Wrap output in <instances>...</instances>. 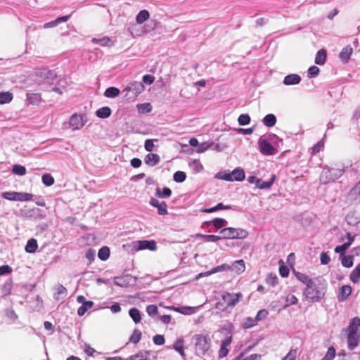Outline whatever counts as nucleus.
<instances>
[{
	"label": "nucleus",
	"mask_w": 360,
	"mask_h": 360,
	"mask_svg": "<svg viewBox=\"0 0 360 360\" xmlns=\"http://www.w3.org/2000/svg\"><path fill=\"white\" fill-rule=\"evenodd\" d=\"M327 286L325 282L313 281L304 290V296L309 302H319L325 296Z\"/></svg>",
	"instance_id": "f257e3e1"
},
{
	"label": "nucleus",
	"mask_w": 360,
	"mask_h": 360,
	"mask_svg": "<svg viewBox=\"0 0 360 360\" xmlns=\"http://www.w3.org/2000/svg\"><path fill=\"white\" fill-rule=\"evenodd\" d=\"M344 171L338 168H330L327 166L323 168L319 180L321 184H327L339 179Z\"/></svg>",
	"instance_id": "f03ea898"
},
{
	"label": "nucleus",
	"mask_w": 360,
	"mask_h": 360,
	"mask_svg": "<svg viewBox=\"0 0 360 360\" xmlns=\"http://www.w3.org/2000/svg\"><path fill=\"white\" fill-rule=\"evenodd\" d=\"M197 354L203 356L210 349L211 343L208 335L197 334L193 337Z\"/></svg>",
	"instance_id": "7ed1b4c3"
},
{
	"label": "nucleus",
	"mask_w": 360,
	"mask_h": 360,
	"mask_svg": "<svg viewBox=\"0 0 360 360\" xmlns=\"http://www.w3.org/2000/svg\"><path fill=\"white\" fill-rule=\"evenodd\" d=\"M217 177L228 181H242L245 179V174L243 169L237 168L231 172H219L217 174Z\"/></svg>",
	"instance_id": "20e7f679"
},
{
	"label": "nucleus",
	"mask_w": 360,
	"mask_h": 360,
	"mask_svg": "<svg viewBox=\"0 0 360 360\" xmlns=\"http://www.w3.org/2000/svg\"><path fill=\"white\" fill-rule=\"evenodd\" d=\"M145 89L144 85L141 82L134 81L124 89L125 96L131 98H136Z\"/></svg>",
	"instance_id": "39448f33"
},
{
	"label": "nucleus",
	"mask_w": 360,
	"mask_h": 360,
	"mask_svg": "<svg viewBox=\"0 0 360 360\" xmlns=\"http://www.w3.org/2000/svg\"><path fill=\"white\" fill-rule=\"evenodd\" d=\"M87 120L84 114L74 113L69 120V127L72 130L82 129L86 123Z\"/></svg>",
	"instance_id": "423d86ee"
},
{
	"label": "nucleus",
	"mask_w": 360,
	"mask_h": 360,
	"mask_svg": "<svg viewBox=\"0 0 360 360\" xmlns=\"http://www.w3.org/2000/svg\"><path fill=\"white\" fill-rule=\"evenodd\" d=\"M259 149L265 155H274L278 153V149L273 146L268 140L260 138L258 141Z\"/></svg>",
	"instance_id": "0eeeda50"
},
{
	"label": "nucleus",
	"mask_w": 360,
	"mask_h": 360,
	"mask_svg": "<svg viewBox=\"0 0 360 360\" xmlns=\"http://www.w3.org/2000/svg\"><path fill=\"white\" fill-rule=\"evenodd\" d=\"M276 178V175L272 174L269 181H263L261 179L250 176H249V184H255L256 188L259 189H269L274 183Z\"/></svg>",
	"instance_id": "6e6552de"
},
{
	"label": "nucleus",
	"mask_w": 360,
	"mask_h": 360,
	"mask_svg": "<svg viewBox=\"0 0 360 360\" xmlns=\"http://www.w3.org/2000/svg\"><path fill=\"white\" fill-rule=\"evenodd\" d=\"M221 238H239L245 236V231L234 228H225L220 231Z\"/></svg>",
	"instance_id": "1a4fd4ad"
},
{
	"label": "nucleus",
	"mask_w": 360,
	"mask_h": 360,
	"mask_svg": "<svg viewBox=\"0 0 360 360\" xmlns=\"http://www.w3.org/2000/svg\"><path fill=\"white\" fill-rule=\"evenodd\" d=\"M241 296L240 294H231L229 292H224L221 295L223 303L224 304V308H227L229 307H232L236 305V304L238 302L239 297Z\"/></svg>",
	"instance_id": "9d476101"
},
{
	"label": "nucleus",
	"mask_w": 360,
	"mask_h": 360,
	"mask_svg": "<svg viewBox=\"0 0 360 360\" xmlns=\"http://www.w3.org/2000/svg\"><path fill=\"white\" fill-rule=\"evenodd\" d=\"M359 337V333L347 332V343L349 350H353L357 347Z\"/></svg>",
	"instance_id": "9b49d317"
},
{
	"label": "nucleus",
	"mask_w": 360,
	"mask_h": 360,
	"mask_svg": "<svg viewBox=\"0 0 360 360\" xmlns=\"http://www.w3.org/2000/svg\"><path fill=\"white\" fill-rule=\"evenodd\" d=\"M150 204L155 207H157L158 209V212L159 214L160 215H165L168 213L167 212V203L165 202H160L158 200H157L156 198H151L150 201Z\"/></svg>",
	"instance_id": "f8f14e48"
},
{
	"label": "nucleus",
	"mask_w": 360,
	"mask_h": 360,
	"mask_svg": "<svg viewBox=\"0 0 360 360\" xmlns=\"http://www.w3.org/2000/svg\"><path fill=\"white\" fill-rule=\"evenodd\" d=\"M352 293V287L349 285H342L338 292V299L340 302H344Z\"/></svg>",
	"instance_id": "ddd939ff"
},
{
	"label": "nucleus",
	"mask_w": 360,
	"mask_h": 360,
	"mask_svg": "<svg viewBox=\"0 0 360 360\" xmlns=\"http://www.w3.org/2000/svg\"><path fill=\"white\" fill-rule=\"evenodd\" d=\"M301 77L297 74H290L284 77L283 83L286 86L298 84L301 82Z\"/></svg>",
	"instance_id": "4468645a"
},
{
	"label": "nucleus",
	"mask_w": 360,
	"mask_h": 360,
	"mask_svg": "<svg viewBox=\"0 0 360 360\" xmlns=\"http://www.w3.org/2000/svg\"><path fill=\"white\" fill-rule=\"evenodd\" d=\"M232 341V338L231 336L226 338L221 343L220 349L219 351V357L223 358L225 357L228 353L229 349L228 347L230 345Z\"/></svg>",
	"instance_id": "2eb2a0df"
},
{
	"label": "nucleus",
	"mask_w": 360,
	"mask_h": 360,
	"mask_svg": "<svg viewBox=\"0 0 360 360\" xmlns=\"http://www.w3.org/2000/svg\"><path fill=\"white\" fill-rule=\"evenodd\" d=\"M160 160V156L155 153H148L144 158V162L148 166H155L159 163Z\"/></svg>",
	"instance_id": "dca6fc26"
},
{
	"label": "nucleus",
	"mask_w": 360,
	"mask_h": 360,
	"mask_svg": "<svg viewBox=\"0 0 360 360\" xmlns=\"http://www.w3.org/2000/svg\"><path fill=\"white\" fill-rule=\"evenodd\" d=\"M348 200L352 203L358 204L360 202V191L354 186L352 188L347 196Z\"/></svg>",
	"instance_id": "f3484780"
},
{
	"label": "nucleus",
	"mask_w": 360,
	"mask_h": 360,
	"mask_svg": "<svg viewBox=\"0 0 360 360\" xmlns=\"http://www.w3.org/2000/svg\"><path fill=\"white\" fill-rule=\"evenodd\" d=\"M139 243V250H145L148 249L149 250H155L157 248L156 243L154 240H140L138 241Z\"/></svg>",
	"instance_id": "a211bd4d"
},
{
	"label": "nucleus",
	"mask_w": 360,
	"mask_h": 360,
	"mask_svg": "<svg viewBox=\"0 0 360 360\" xmlns=\"http://www.w3.org/2000/svg\"><path fill=\"white\" fill-rule=\"evenodd\" d=\"M353 52V49L350 46L344 47L340 53L339 57L344 62L347 63Z\"/></svg>",
	"instance_id": "6ab92c4d"
},
{
	"label": "nucleus",
	"mask_w": 360,
	"mask_h": 360,
	"mask_svg": "<svg viewBox=\"0 0 360 360\" xmlns=\"http://www.w3.org/2000/svg\"><path fill=\"white\" fill-rule=\"evenodd\" d=\"M267 315H268V311L266 309L259 310L257 313L255 320L249 318V328L254 326L256 324L257 321H261V320L266 319Z\"/></svg>",
	"instance_id": "aec40b11"
},
{
	"label": "nucleus",
	"mask_w": 360,
	"mask_h": 360,
	"mask_svg": "<svg viewBox=\"0 0 360 360\" xmlns=\"http://www.w3.org/2000/svg\"><path fill=\"white\" fill-rule=\"evenodd\" d=\"M231 271L240 274L243 272L245 270V264L244 260L240 259L234 262L231 266Z\"/></svg>",
	"instance_id": "412c9836"
},
{
	"label": "nucleus",
	"mask_w": 360,
	"mask_h": 360,
	"mask_svg": "<svg viewBox=\"0 0 360 360\" xmlns=\"http://www.w3.org/2000/svg\"><path fill=\"white\" fill-rule=\"evenodd\" d=\"M173 348L182 356L185 357L186 354L184 352V340L182 338L177 339L174 345Z\"/></svg>",
	"instance_id": "4be33fe9"
},
{
	"label": "nucleus",
	"mask_w": 360,
	"mask_h": 360,
	"mask_svg": "<svg viewBox=\"0 0 360 360\" xmlns=\"http://www.w3.org/2000/svg\"><path fill=\"white\" fill-rule=\"evenodd\" d=\"M360 319L359 317H354L351 320L349 326L346 329V331L358 333Z\"/></svg>",
	"instance_id": "5701e85b"
},
{
	"label": "nucleus",
	"mask_w": 360,
	"mask_h": 360,
	"mask_svg": "<svg viewBox=\"0 0 360 360\" xmlns=\"http://www.w3.org/2000/svg\"><path fill=\"white\" fill-rule=\"evenodd\" d=\"M347 223L350 226H357L360 223V219L354 212H349L345 217Z\"/></svg>",
	"instance_id": "b1692460"
},
{
	"label": "nucleus",
	"mask_w": 360,
	"mask_h": 360,
	"mask_svg": "<svg viewBox=\"0 0 360 360\" xmlns=\"http://www.w3.org/2000/svg\"><path fill=\"white\" fill-rule=\"evenodd\" d=\"M111 109L109 107L105 106L98 109L96 112V115L100 118L105 119L109 117L111 115Z\"/></svg>",
	"instance_id": "393cba45"
},
{
	"label": "nucleus",
	"mask_w": 360,
	"mask_h": 360,
	"mask_svg": "<svg viewBox=\"0 0 360 360\" xmlns=\"http://www.w3.org/2000/svg\"><path fill=\"white\" fill-rule=\"evenodd\" d=\"M67 295V289L62 285L56 288V292L54 294V298L57 300L64 299Z\"/></svg>",
	"instance_id": "a878e982"
},
{
	"label": "nucleus",
	"mask_w": 360,
	"mask_h": 360,
	"mask_svg": "<svg viewBox=\"0 0 360 360\" xmlns=\"http://www.w3.org/2000/svg\"><path fill=\"white\" fill-rule=\"evenodd\" d=\"M326 60V51L324 49L319 50L315 57V63L317 65H323Z\"/></svg>",
	"instance_id": "bb28decb"
},
{
	"label": "nucleus",
	"mask_w": 360,
	"mask_h": 360,
	"mask_svg": "<svg viewBox=\"0 0 360 360\" xmlns=\"http://www.w3.org/2000/svg\"><path fill=\"white\" fill-rule=\"evenodd\" d=\"M38 248L37 242L35 239H30L25 246V251L28 253H34Z\"/></svg>",
	"instance_id": "cd10ccee"
},
{
	"label": "nucleus",
	"mask_w": 360,
	"mask_h": 360,
	"mask_svg": "<svg viewBox=\"0 0 360 360\" xmlns=\"http://www.w3.org/2000/svg\"><path fill=\"white\" fill-rule=\"evenodd\" d=\"M27 100L32 105H38L41 101V96L38 93H31L27 95Z\"/></svg>",
	"instance_id": "c85d7f7f"
},
{
	"label": "nucleus",
	"mask_w": 360,
	"mask_h": 360,
	"mask_svg": "<svg viewBox=\"0 0 360 360\" xmlns=\"http://www.w3.org/2000/svg\"><path fill=\"white\" fill-rule=\"evenodd\" d=\"M263 123L265 126L271 127L276 123V117L274 114H268L263 118Z\"/></svg>",
	"instance_id": "c756f323"
},
{
	"label": "nucleus",
	"mask_w": 360,
	"mask_h": 360,
	"mask_svg": "<svg viewBox=\"0 0 360 360\" xmlns=\"http://www.w3.org/2000/svg\"><path fill=\"white\" fill-rule=\"evenodd\" d=\"M13 98V95L9 91L0 93V104L4 105L9 103Z\"/></svg>",
	"instance_id": "7c9ffc66"
},
{
	"label": "nucleus",
	"mask_w": 360,
	"mask_h": 360,
	"mask_svg": "<svg viewBox=\"0 0 360 360\" xmlns=\"http://www.w3.org/2000/svg\"><path fill=\"white\" fill-rule=\"evenodd\" d=\"M94 303L92 301H87L82 304L77 309V314L79 316H83L89 309L93 307Z\"/></svg>",
	"instance_id": "2f4dec72"
},
{
	"label": "nucleus",
	"mask_w": 360,
	"mask_h": 360,
	"mask_svg": "<svg viewBox=\"0 0 360 360\" xmlns=\"http://www.w3.org/2000/svg\"><path fill=\"white\" fill-rule=\"evenodd\" d=\"M149 17V12L147 10H142L136 15V21L138 24H142L146 21Z\"/></svg>",
	"instance_id": "473e14b6"
},
{
	"label": "nucleus",
	"mask_w": 360,
	"mask_h": 360,
	"mask_svg": "<svg viewBox=\"0 0 360 360\" xmlns=\"http://www.w3.org/2000/svg\"><path fill=\"white\" fill-rule=\"evenodd\" d=\"M349 278L354 283H357L360 279V263L354 268L349 275Z\"/></svg>",
	"instance_id": "72a5a7b5"
},
{
	"label": "nucleus",
	"mask_w": 360,
	"mask_h": 360,
	"mask_svg": "<svg viewBox=\"0 0 360 360\" xmlns=\"http://www.w3.org/2000/svg\"><path fill=\"white\" fill-rule=\"evenodd\" d=\"M295 276L300 282L304 283L306 287L310 283L311 284V282L313 281V280L310 278L307 275L300 272H296Z\"/></svg>",
	"instance_id": "f704fd0d"
},
{
	"label": "nucleus",
	"mask_w": 360,
	"mask_h": 360,
	"mask_svg": "<svg viewBox=\"0 0 360 360\" xmlns=\"http://www.w3.org/2000/svg\"><path fill=\"white\" fill-rule=\"evenodd\" d=\"M171 195H172V191L170 188H169L167 187L163 188L162 191H161V189L160 188H156V195L158 198H169L171 196Z\"/></svg>",
	"instance_id": "c9c22d12"
},
{
	"label": "nucleus",
	"mask_w": 360,
	"mask_h": 360,
	"mask_svg": "<svg viewBox=\"0 0 360 360\" xmlns=\"http://www.w3.org/2000/svg\"><path fill=\"white\" fill-rule=\"evenodd\" d=\"M33 195L32 193L17 192L16 201H31Z\"/></svg>",
	"instance_id": "e433bc0d"
},
{
	"label": "nucleus",
	"mask_w": 360,
	"mask_h": 360,
	"mask_svg": "<svg viewBox=\"0 0 360 360\" xmlns=\"http://www.w3.org/2000/svg\"><path fill=\"white\" fill-rule=\"evenodd\" d=\"M231 208V205H224L221 202H220V203H218L216 206H214L213 207L203 210L202 212H205V213H211V212H214L217 210H229Z\"/></svg>",
	"instance_id": "4c0bfd02"
},
{
	"label": "nucleus",
	"mask_w": 360,
	"mask_h": 360,
	"mask_svg": "<svg viewBox=\"0 0 360 360\" xmlns=\"http://www.w3.org/2000/svg\"><path fill=\"white\" fill-rule=\"evenodd\" d=\"M130 317L133 319V321L138 323L141 320L140 311L136 308H131L129 311Z\"/></svg>",
	"instance_id": "58836bf2"
},
{
	"label": "nucleus",
	"mask_w": 360,
	"mask_h": 360,
	"mask_svg": "<svg viewBox=\"0 0 360 360\" xmlns=\"http://www.w3.org/2000/svg\"><path fill=\"white\" fill-rule=\"evenodd\" d=\"M341 257L342 265L346 268H349L353 266L354 257L352 255H344Z\"/></svg>",
	"instance_id": "ea45409f"
},
{
	"label": "nucleus",
	"mask_w": 360,
	"mask_h": 360,
	"mask_svg": "<svg viewBox=\"0 0 360 360\" xmlns=\"http://www.w3.org/2000/svg\"><path fill=\"white\" fill-rule=\"evenodd\" d=\"M120 94V90L116 87H109L105 89L104 95L108 98H115Z\"/></svg>",
	"instance_id": "a19ab883"
},
{
	"label": "nucleus",
	"mask_w": 360,
	"mask_h": 360,
	"mask_svg": "<svg viewBox=\"0 0 360 360\" xmlns=\"http://www.w3.org/2000/svg\"><path fill=\"white\" fill-rule=\"evenodd\" d=\"M110 256V249L109 248L106 246H103L101 248L98 252V257L101 260L105 261L107 259H108Z\"/></svg>",
	"instance_id": "79ce46f5"
},
{
	"label": "nucleus",
	"mask_w": 360,
	"mask_h": 360,
	"mask_svg": "<svg viewBox=\"0 0 360 360\" xmlns=\"http://www.w3.org/2000/svg\"><path fill=\"white\" fill-rule=\"evenodd\" d=\"M137 109L139 113H148L152 110V106L149 103H144L137 105Z\"/></svg>",
	"instance_id": "37998d69"
},
{
	"label": "nucleus",
	"mask_w": 360,
	"mask_h": 360,
	"mask_svg": "<svg viewBox=\"0 0 360 360\" xmlns=\"http://www.w3.org/2000/svg\"><path fill=\"white\" fill-rule=\"evenodd\" d=\"M268 141H271L272 143L275 145L274 147H280L283 145V140L280 139L278 136L274 134H271L268 136Z\"/></svg>",
	"instance_id": "c03bdc74"
},
{
	"label": "nucleus",
	"mask_w": 360,
	"mask_h": 360,
	"mask_svg": "<svg viewBox=\"0 0 360 360\" xmlns=\"http://www.w3.org/2000/svg\"><path fill=\"white\" fill-rule=\"evenodd\" d=\"M141 332L138 329H135L129 338V341L132 343L136 344L141 339Z\"/></svg>",
	"instance_id": "a18cd8bd"
},
{
	"label": "nucleus",
	"mask_w": 360,
	"mask_h": 360,
	"mask_svg": "<svg viewBox=\"0 0 360 360\" xmlns=\"http://www.w3.org/2000/svg\"><path fill=\"white\" fill-rule=\"evenodd\" d=\"M278 278L275 274H269L266 277V283L271 286L278 284Z\"/></svg>",
	"instance_id": "49530a36"
},
{
	"label": "nucleus",
	"mask_w": 360,
	"mask_h": 360,
	"mask_svg": "<svg viewBox=\"0 0 360 360\" xmlns=\"http://www.w3.org/2000/svg\"><path fill=\"white\" fill-rule=\"evenodd\" d=\"M43 184L46 186H51L54 184V178L50 174H45L42 176Z\"/></svg>",
	"instance_id": "de8ad7c7"
},
{
	"label": "nucleus",
	"mask_w": 360,
	"mask_h": 360,
	"mask_svg": "<svg viewBox=\"0 0 360 360\" xmlns=\"http://www.w3.org/2000/svg\"><path fill=\"white\" fill-rule=\"evenodd\" d=\"M13 173L19 176H23L26 174V168L24 166L15 165L12 169Z\"/></svg>",
	"instance_id": "09e8293b"
},
{
	"label": "nucleus",
	"mask_w": 360,
	"mask_h": 360,
	"mask_svg": "<svg viewBox=\"0 0 360 360\" xmlns=\"http://www.w3.org/2000/svg\"><path fill=\"white\" fill-rule=\"evenodd\" d=\"M201 237L203 238L204 241L207 243H215L221 238L220 236L215 235H202Z\"/></svg>",
	"instance_id": "8fccbe9b"
},
{
	"label": "nucleus",
	"mask_w": 360,
	"mask_h": 360,
	"mask_svg": "<svg viewBox=\"0 0 360 360\" xmlns=\"http://www.w3.org/2000/svg\"><path fill=\"white\" fill-rule=\"evenodd\" d=\"M173 178L174 181L181 183L185 181L186 175L185 172L178 171L174 173Z\"/></svg>",
	"instance_id": "3c124183"
},
{
	"label": "nucleus",
	"mask_w": 360,
	"mask_h": 360,
	"mask_svg": "<svg viewBox=\"0 0 360 360\" xmlns=\"http://www.w3.org/2000/svg\"><path fill=\"white\" fill-rule=\"evenodd\" d=\"M349 248V243H343L341 245H338L335 248V252L339 253L340 257L345 255V251Z\"/></svg>",
	"instance_id": "603ef678"
},
{
	"label": "nucleus",
	"mask_w": 360,
	"mask_h": 360,
	"mask_svg": "<svg viewBox=\"0 0 360 360\" xmlns=\"http://www.w3.org/2000/svg\"><path fill=\"white\" fill-rule=\"evenodd\" d=\"M212 223L216 229H219L225 226L226 221L225 219L221 218H215L212 221Z\"/></svg>",
	"instance_id": "864d4df0"
},
{
	"label": "nucleus",
	"mask_w": 360,
	"mask_h": 360,
	"mask_svg": "<svg viewBox=\"0 0 360 360\" xmlns=\"http://www.w3.org/2000/svg\"><path fill=\"white\" fill-rule=\"evenodd\" d=\"M324 143L323 140L317 142L311 148V153L315 155L323 149Z\"/></svg>",
	"instance_id": "5fc2aeb1"
},
{
	"label": "nucleus",
	"mask_w": 360,
	"mask_h": 360,
	"mask_svg": "<svg viewBox=\"0 0 360 360\" xmlns=\"http://www.w3.org/2000/svg\"><path fill=\"white\" fill-rule=\"evenodd\" d=\"M320 72V69L315 65L311 66L307 71V75L309 77H315Z\"/></svg>",
	"instance_id": "6e6d98bb"
},
{
	"label": "nucleus",
	"mask_w": 360,
	"mask_h": 360,
	"mask_svg": "<svg viewBox=\"0 0 360 360\" xmlns=\"http://www.w3.org/2000/svg\"><path fill=\"white\" fill-rule=\"evenodd\" d=\"M155 141H157V139H155ZM153 142L154 139H147L145 141L144 148L148 152H152L154 150L155 145Z\"/></svg>",
	"instance_id": "4d7b16f0"
},
{
	"label": "nucleus",
	"mask_w": 360,
	"mask_h": 360,
	"mask_svg": "<svg viewBox=\"0 0 360 360\" xmlns=\"http://www.w3.org/2000/svg\"><path fill=\"white\" fill-rule=\"evenodd\" d=\"M92 42L101 44L102 46H108L110 42V39L108 37H103L102 39L94 38L92 39Z\"/></svg>",
	"instance_id": "13d9d810"
},
{
	"label": "nucleus",
	"mask_w": 360,
	"mask_h": 360,
	"mask_svg": "<svg viewBox=\"0 0 360 360\" xmlns=\"http://www.w3.org/2000/svg\"><path fill=\"white\" fill-rule=\"evenodd\" d=\"M1 195L6 200L16 201L17 192H4Z\"/></svg>",
	"instance_id": "bf43d9fd"
},
{
	"label": "nucleus",
	"mask_w": 360,
	"mask_h": 360,
	"mask_svg": "<svg viewBox=\"0 0 360 360\" xmlns=\"http://www.w3.org/2000/svg\"><path fill=\"white\" fill-rule=\"evenodd\" d=\"M335 356V350L333 347H330L326 356L321 360H333Z\"/></svg>",
	"instance_id": "052dcab7"
},
{
	"label": "nucleus",
	"mask_w": 360,
	"mask_h": 360,
	"mask_svg": "<svg viewBox=\"0 0 360 360\" xmlns=\"http://www.w3.org/2000/svg\"><path fill=\"white\" fill-rule=\"evenodd\" d=\"M297 298L294 295H288L287 297H286V299H285V302H286V304H285V307H288V306H290V305H292V304H295L297 303Z\"/></svg>",
	"instance_id": "680f3d73"
},
{
	"label": "nucleus",
	"mask_w": 360,
	"mask_h": 360,
	"mask_svg": "<svg viewBox=\"0 0 360 360\" xmlns=\"http://www.w3.org/2000/svg\"><path fill=\"white\" fill-rule=\"evenodd\" d=\"M146 311L149 316H155L158 312V308L155 304H150L147 307Z\"/></svg>",
	"instance_id": "e2e57ef3"
},
{
	"label": "nucleus",
	"mask_w": 360,
	"mask_h": 360,
	"mask_svg": "<svg viewBox=\"0 0 360 360\" xmlns=\"http://www.w3.org/2000/svg\"><path fill=\"white\" fill-rule=\"evenodd\" d=\"M153 342L157 345H162L165 344V340L162 335H155L153 338Z\"/></svg>",
	"instance_id": "0e129e2a"
},
{
	"label": "nucleus",
	"mask_w": 360,
	"mask_h": 360,
	"mask_svg": "<svg viewBox=\"0 0 360 360\" xmlns=\"http://www.w3.org/2000/svg\"><path fill=\"white\" fill-rule=\"evenodd\" d=\"M320 260L321 264L327 265L330 261V257L327 253L322 252L320 255Z\"/></svg>",
	"instance_id": "69168bd1"
},
{
	"label": "nucleus",
	"mask_w": 360,
	"mask_h": 360,
	"mask_svg": "<svg viewBox=\"0 0 360 360\" xmlns=\"http://www.w3.org/2000/svg\"><path fill=\"white\" fill-rule=\"evenodd\" d=\"M129 360H149L146 354L143 353H139L135 355H132L129 358Z\"/></svg>",
	"instance_id": "338daca9"
},
{
	"label": "nucleus",
	"mask_w": 360,
	"mask_h": 360,
	"mask_svg": "<svg viewBox=\"0 0 360 360\" xmlns=\"http://www.w3.org/2000/svg\"><path fill=\"white\" fill-rule=\"evenodd\" d=\"M297 356L296 349H290L288 354L283 359V360H295Z\"/></svg>",
	"instance_id": "774afa93"
}]
</instances>
